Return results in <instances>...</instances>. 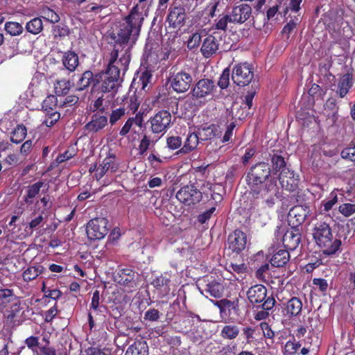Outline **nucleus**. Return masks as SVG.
I'll list each match as a JSON object with an SVG mask.
<instances>
[{"mask_svg":"<svg viewBox=\"0 0 355 355\" xmlns=\"http://www.w3.org/2000/svg\"><path fill=\"white\" fill-rule=\"evenodd\" d=\"M142 12L139 11V6H134L130 14L114 37V45L109 59L107 69L124 74L130 62V51L135 44L144 21Z\"/></svg>","mask_w":355,"mask_h":355,"instance_id":"f257e3e1","label":"nucleus"},{"mask_svg":"<svg viewBox=\"0 0 355 355\" xmlns=\"http://www.w3.org/2000/svg\"><path fill=\"white\" fill-rule=\"evenodd\" d=\"M250 187L253 199L249 208L251 215L263 210L266 206L274 205L275 197H277L279 190L275 180H270L261 184L251 185Z\"/></svg>","mask_w":355,"mask_h":355,"instance_id":"f03ea898","label":"nucleus"},{"mask_svg":"<svg viewBox=\"0 0 355 355\" xmlns=\"http://www.w3.org/2000/svg\"><path fill=\"white\" fill-rule=\"evenodd\" d=\"M312 235L317 245L327 255L336 254L340 248L341 241L334 237L329 225L325 222H318L312 230Z\"/></svg>","mask_w":355,"mask_h":355,"instance_id":"7ed1b4c3","label":"nucleus"},{"mask_svg":"<svg viewBox=\"0 0 355 355\" xmlns=\"http://www.w3.org/2000/svg\"><path fill=\"white\" fill-rule=\"evenodd\" d=\"M119 78L116 72L109 69L95 75V84L94 90H98L102 93H116L119 85Z\"/></svg>","mask_w":355,"mask_h":355,"instance_id":"20e7f679","label":"nucleus"},{"mask_svg":"<svg viewBox=\"0 0 355 355\" xmlns=\"http://www.w3.org/2000/svg\"><path fill=\"white\" fill-rule=\"evenodd\" d=\"M216 89L214 83L209 79H201L193 86L191 90L192 97L198 103L205 104L207 98L212 96Z\"/></svg>","mask_w":355,"mask_h":355,"instance_id":"39448f33","label":"nucleus"},{"mask_svg":"<svg viewBox=\"0 0 355 355\" xmlns=\"http://www.w3.org/2000/svg\"><path fill=\"white\" fill-rule=\"evenodd\" d=\"M253 67L248 62H241L236 64L232 73L233 82L239 86H245L250 84L253 79Z\"/></svg>","mask_w":355,"mask_h":355,"instance_id":"423d86ee","label":"nucleus"},{"mask_svg":"<svg viewBox=\"0 0 355 355\" xmlns=\"http://www.w3.org/2000/svg\"><path fill=\"white\" fill-rule=\"evenodd\" d=\"M108 220L105 218H95L90 220L86 226V233L90 240L103 239L108 232Z\"/></svg>","mask_w":355,"mask_h":355,"instance_id":"0eeeda50","label":"nucleus"},{"mask_svg":"<svg viewBox=\"0 0 355 355\" xmlns=\"http://www.w3.org/2000/svg\"><path fill=\"white\" fill-rule=\"evenodd\" d=\"M176 198L185 205H194L201 200L202 192L194 184H188L177 192Z\"/></svg>","mask_w":355,"mask_h":355,"instance_id":"6e6552de","label":"nucleus"},{"mask_svg":"<svg viewBox=\"0 0 355 355\" xmlns=\"http://www.w3.org/2000/svg\"><path fill=\"white\" fill-rule=\"evenodd\" d=\"M270 174V168L268 164L260 162L253 166L247 175L249 186L261 184Z\"/></svg>","mask_w":355,"mask_h":355,"instance_id":"1a4fd4ad","label":"nucleus"},{"mask_svg":"<svg viewBox=\"0 0 355 355\" xmlns=\"http://www.w3.org/2000/svg\"><path fill=\"white\" fill-rule=\"evenodd\" d=\"M150 123L153 133L164 134L171 123V114L166 110H161L150 118Z\"/></svg>","mask_w":355,"mask_h":355,"instance_id":"9d476101","label":"nucleus"},{"mask_svg":"<svg viewBox=\"0 0 355 355\" xmlns=\"http://www.w3.org/2000/svg\"><path fill=\"white\" fill-rule=\"evenodd\" d=\"M170 86L177 93H183L187 92L192 82L191 76L185 71H180L175 73L170 78Z\"/></svg>","mask_w":355,"mask_h":355,"instance_id":"9b49d317","label":"nucleus"},{"mask_svg":"<svg viewBox=\"0 0 355 355\" xmlns=\"http://www.w3.org/2000/svg\"><path fill=\"white\" fill-rule=\"evenodd\" d=\"M119 168V164L116 161V157L112 154H109L105 157L96 168V173L94 174L96 180H101L104 175L107 177L111 175Z\"/></svg>","mask_w":355,"mask_h":355,"instance_id":"f8f14e48","label":"nucleus"},{"mask_svg":"<svg viewBox=\"0 0 355 355\" xmlns=\"http://www.w3.org/2000/svg\"><path fill=\"white\" fill-rule=\"evenodd\" d=\"M186 16L184 7L182 6H171L168 9L166 21L170 27L180 28L185 23Z\"/></svg>","mask_w":355,"mask_h":355,"instance_id":"ddd939ff","label":"nucleus"},{"mask_svg":"<svg viewBox=\"0 0 355 355\" xmlns=\"http://www.w3.org/2000/svg\"><path fill=\"white\" fill-rule=\"evenodd\" d=\"M251 14L252 8L248 4L243 3L235 6L229 14L230 23L243 24L250 17Z\"/></svg>","mask_w":355,"mask_h":355,"instance_id":"4468645a","label":"nucleus"},{"mask_svg":"<svg viewBox=\"0 0 355 355\" xmlns=\"http://www.w3.org/2000/svg\"><path fill=\"white\" fill-rule=\"evenodd\" d=\"M279 180L282 188L288 191H295L298 187L299 179L288 168H284L280 172Z\"/></svg>","mask_w":355,"mask_h":355,"instance_id":"2eb2a0df","label":"nucleus"},{"mask_svg":"<svg viewBox=\"0 0 355 355\" xmlns=\"http://www.w3.org/2000/svg\"><path fill=\"white\" fill-rule=\"evenodd\" d=\"M300 240L301 234L299 230L291 227L284 232L282 243L286 250H294L299 245Z\"/></svg>","mask_w":355,"mask_h":355,"instance_id":"dca6fc26","label":"nucleus"},{"mask_svg":"<svg viewBox=\"0 0 355 355\" xmlns=\"http://www.w3.org/2000/svg\"><path fill=\"white\" fill-rule=\"evenodd\" d=\"M247 244V236L241 230H235L229 236V248L236 253L245 249Z\"/></svg>","mask_w":355,"mask_h":355,"instance_id":"f3484780","label":"nucleus"},{"mask_svg":"<svg viewBox=\"0 0 355 355\" xmlns=\"http://www.w3.org/2000/svg\"><path fill=\"white\" fill-rule=\"evenodd\" d=\"M136 274L130 268L119 270L114 275V281L118 284L133 288L137 286L135 280Z\"/></svg>","mask_w":355,"mask_h":355,"instance_id":"a211bd4d","label":"nucleus"},{"mask_svg":"<svg viewBox=\"0 0 355 355\" xmlns=\"http://www.w3.org/2000/svg\"><path fill=\"white\" fill-rule=\"evenodd\" d=\"M247 296L252 304H262L268 298L267 290L264 286L257 284L249 288Z\"/></svg>","mask_w":355,"mask_h":355,"instance_id":"6ab92c4d","label":"nucleus"},{"mask_svg":"<svg viewBox=\"0 0 355 355\" xmlns=\"http://www.w3.org/2000/svg\"><path fill=\"white\" fill-rule=\"evenodd\" d=\"M219 48L218 40L212 35H207L202 41L200 51L205 58L216 54Z\"/></svg>","mask_w":355,"mask_h":355,"instance_id":"aec40b11","label":"nucleus"},{"mask_svg":"<svg viewBox=\"0 0 355 355\" xmlns=\"http://www.w3.org/2000/svg\"><path fill=\"white\" fill-rule=\"evenodd\" d=\"M310 214V209L307 206L297 205L293 207L288 213V218L291 221L295 219L297 224H302Z\"/></svg>","mask_w":355,"mask_h":355,"instance_id":"412c9836","label":"nucleus"},{"mask_svg":"<svg viewBox=\"0 0 355 355\" xmlns=\"http://www.w3.org/2000/svg\"><path fill=\"white\" fill-rule=\"evenodd\" d=\"M148 346L143 338L137 339L131 344L125 353V355H148Z\"/></svg>","mask_w":355,"mask_h":355,"instance_id":"4be33fe9","label":"nucleus"},{"mask_svg":"<svg viewBox=\"0 0 355 355\" xmlns=\"http://www.w3.org/2000/svg\"><path fill=\"white\" fill-rule=\"evenodd\" d=\"M354 84L352 73H347L343 75L338 83L337 94L340 98H344Z\"/></svg>","mask_w":355,"mask_h":355,"instance_id":"5701e85b","label":"nucleus"},{"mask_svg":"<svg viewBox=\"0 0 355 355\" xmlns=\"http://www.w3.org/2000/svg\"><path fill=\"white\" fill-rule=\"evenodd\" d=\"M44 182L38 181L26 187V193L23 196V200L26 204H32L34 198L39 194Z\"/></svg>","mask_w":355,"mask_h":355,"instance_id":"b1692460","label":"nucleus"},{"mask_svg":"<svg viewBox=\"0 0 355 355\" xmlns=\"http://www.w3.org/2000/svg\"><path fill=\"white\" fill-rule=\"evenodd\" d=\"M199 289L201 293L207 297V294H209L211 297L219 298L223 295L224 287L223 285L219 282H211L206 285V288L204 290H201L200 288Z\"/></svg>","mask_w":355,"mask_h":355,"instance_id":"393cba45","label":"nucleus"},{"mask_svg":"<svg viewBox=\"0 0 355 355\" xmlns=\"http://www.w3.org/2000/svg\"><path fill=\"white\" fill-rule=\"evenodd\" d=\"M199 143L197 134L191 132L188 134L184 146L179 150L178 154H187L196 148Z\"/></svg>","mask_w":355,"mask_h":355,"instance_id":"a878e982","label":"nucleus"},{"mask_svg":"<svg viewBox=\"0 0 355 355\" xmlns=\"http://www.w3.org/2000/svg\"><path fill=\"white\" fill-rule=\"evenodd\" d=\"M289 259L288 251L279 249L272 254L270 258V263L275 267H282L289 261Z\"/></svg>","mask_w":355,"mask_h":355,"instance_id":"bb28decb","label":"nucleus"},{"mask_svg":"<svg viewBox=\"0 0 355 355\" xmlns=\"http://www.w3.org/2000/svg\"><path fill=\"white\" fill-rule=\"evenodd\" d=\"M220 309L221 314L226 315L235 313L238 309V302L227 300L218 301L215 304Z\"/></svg>","mask_w":355,"mask_h":355,"instance_id":"cd10ccee","label":"nucleus"},{"mask_svg":"<svg viewBox=\"0 0 355 355\" xmlns=\"http://www.w3.org/2000/svg\"><path fill=\"white\" fill-rule=\"evenodd\" d=\"M64 67L70 71H73L78 65V56L73 51L65 52L62 57Z\"/></svg>","mask_w":355,"mask_h":355,"instance_id":"c85d7f7f","label":"nucleus"},{"mask_svg":"<svg viewBox=\"0 0 355 355\" xmlns=\"http://www.w3.org/2000/svg\"><path fill=\"white\" fill-rule=\"evenodd\" d=\"M107 123V119L105 116L94 115L90 122L86 125V128L92 132H97L103 129Z\"/></svg>","mask_w":355,"mask_h":355,"instance_id":"c756f323","label":"nucleus"},{"mask_svg":"<svg viewBox=\"0 0 355 355\" xmlns=\"http://www.w3.org/2000/svg\"><path fill=\"white\" fill-rule=\"evenodd\" d=\"M302 303L297 297H292L286 304V315L289 316H296L302 311Z\"/></svg>","mask_w":355,"mask_h":355,"instance_id":"7c9ffc66","label":"nucleus"},{"mask_svg":"<svg viewBox=\"0 0 355 355\" xmlns=\"http://www.w3.org/2000/svg\"><path fill=\"white\" fill-rule=\"evenodd\" d=\"M142 117L141 116H139L138 114H137L134 117L129 118L120 130L119 135L122 137L125 136L132 130L134 125L138 127H141L142 125Z\"/></svg>","mask_w":355,"mask_h":355,"instance_id":"2f4dec72","label":"nucleus"},{"mask_svg":"<svg viewBox=\"0 0 355 355\" xmlns=\"http://www.w3.org/2000/svg\"><path fill=\"white\" fill-rule=\"evenodd\" d=\"M44 270V267L41 265L30 266L24 271L23 279L26 282H31L41 275Z\"/></svg>","mask_w":355,"mask_h":355,"instance_id":"473e14b6","label":"nucleus"},{"mask_svg":"<svg viewBox=\"0 0 355 355\" xmlns=\"http://www.w3.org/2000/svg\"><path fill=\"white\" fill-rule=\"evenodd\" d=\"M275 304V300L273 297H268L262 304V310L257 311L255 315V319L257 320H261L266 319L269 313L268 311L271 310Z\"/></svg>","mask_w":355,"mask_h":355,"instance_id":"72a5a7b5","label":"nucleus"},{"mask_svg":"<svg viewBox=\"0 0 355 355\" xmlns=\"http://www.w3.org/2000/svg\"><path fill=\"white\" fill-rule=\"evenodd\" d=\"M93 83V87L95 84V76L90 71H85L81 78L79 79L77 85L78 90H83L90 85Z\"/></svg>","mask_w":355,"mask_h":355,"instance_id":"f704fd0d","label":"nucleus"},{"mask_svg":"<svg viewBox=\"0 0 355 355\" xmlns=\"http://www.w3.org/2000/svg\"><path fill=\"white\" fill-rule=\"evenodd\" d=\"M239 334V328L235 324L225 325L220 332V335L223 338L229 340L236 338Z\"/></svg>","mask_w":355,"mask_h":355,"instance_id":"c9c22d12","label":"nucleus"},{"mask_svg":"<svg viewBox=\"0 0 355 355\" xmlns=\"http://www.w3.org/2000/svg\"><path fill=\"white\" fill-rule=\"evenodd\" d=\"M26 29L28 32L37 35L43 29L42 21L39 17H35L26 23Z\"/></svg>","mask_w":355,"mask_h":355,"instance_id":"e433bc0d","label":"nucleus"},{"mask_svg":"<svg viewBox=\"0 0 355 355\" xmlns=\"http://www.w3.org/2000/svg\"><path fill=\"white\" fill-rule=\"evenodd\" d=\"M27 130L23 125H19L12 132L10 139L12 142L19 144L26 137Z\"/></svg>","mask_w":355,"mask_h":355,"instance_id":"4c0bfd02","label":"nucleus"},{"mask_svg":"<svg viewBox=\"0 0 355 355\" xmlns=\"http://www.w3.org/2000/svg\"><path fill=\"white\" fill-rule=\"evenodd\" d=\"M5 31L12 36H17L23 33V26L16 21H8L5 24Z\"/></svg>","mask_w":355,"mask_h":355,"instance_id":"58836bf2","label":"nucleus"},{"mask_svg":"<svg viewBox=\"0 0 355 355\" xmlns=\"http://www.w3.org/2000/svg\"><path fill=\"white\" fill-rule=\"evenodd\" d=\"M70 88V82L65 79L57 80L55 83V92L58 96H63L67 94L69 92Z\"/></svg>","mask_w":355,"mask_h":355,"instance_id":"ea45409f","label":"nucleus"},{"mask_svg":"<svg viewBox=\"0 0 355 355\" xmlns=\"http://www.w3.org/2000/svg\"><path fill=\"white\" fill-rule=\"evenodd\" d=\"M170 280L168 277L164 276L157 277L152 282V284L157 289L161 290L164 294L168 293V283Z\"/></svg>","mask_w":355,"mask_h":355,"instance_id":"a19ab883","label":"nucleus"},{"mask_svg":"<svg viewBox=\"0 0 355 355\" xmlns=\"http://www.w3.org/2000/svg\"><path fill=\"white\" fill-rule=\"evenodd\" d=\"M338 202V196L336 191H333L329 194L327 199L322 202L323 209L322 211H329Z\"/></svg>","mask_w":355,"mask_h":355,"instance_id":"79ce46f5","label":"nucleus"},{"mask_svg":"<svg viewBox=\"0 0 355 355\" xmlns=\"http://www.w3.org/2000/svg\"><path fill=\"white\" fill-rule=\"evenodd\" d=\"M41 13L44 19L51 23L54 24L60 20L59 15L54 10L48 7L43 8Z\"/></svg>","mask_w":355,"mask_h":355,"instance_id":"37998d69","label":"nucleus"},{"mask_svg":"<svg viewBox=\"0 0 355 355\" xmlns=\"http://www.w3.org/2000/svg\"><path fill=\"white\" fill-rule=\"evenodd\" d=\"M343 159H347L355 162V141H352L349 145L341 152Z\"/></svg>","mask_w":355,"mask_h":355,"instance_id":"c03bdc74","label":"nucleus"},{"mask_svg":"<svg viewBox=\"0 0 355 355\" xmlns=\"http://www.w3.org/2000/svg\"><path fill=\"white\" fill-rule=\"evenodd\" d=\"M202 33H194L187 41V47L189 49H194L199 46L202 40Z\"/></svg>","mask_w":355,"mask_h":355,"instance_id":"a18cd8bd","label":"nucleus"},{"mask_svg":"<svg viewBox=\"0 0 355 355\" xmlns=\"http://www.w3.org/2000/svg\"><path fill=\"white\" fill-rule=\"evenodd\" d=\"M32 215L33 216H31V219L29 221L28 225L26 227V228L28 227L31 230H33L37 228L38 227L42 226V224L44 220V217L42 216V213L40 214L37 216H35V213L33 212L32 214Z\"/></svg>","mask_w":355,"mask_h":355,"instance_id":"49530a36","label":"nucleus"},{"mask_svg":"<svg viewBox=\"0 0 355 355\" xmlns=\"http://www.w3.org/2000/svg\"><path fill=\"white\" fill-rule=\"evenodd\" d=\"M272 167L275 171H282L284 168H286L285 167L286 162L284 161V157L280 155H274L272 157Z\"/></svg>","mask_w":355,"mask_h":355,"instance_id":"de8ad7c7","label":"nucleus"},{"mask_svg":"<svg viewBox=\"0 0 355 355\" xmlns=\"http://www.w3.org/2000/svg\"><path fill=\"white\" fill-rule=\"evenodd\" d=\"M352 36V30L351 26L347 23H342V31H339L338 39L347 40Z\"/></svg>","mask_w":355,"mask_h":355,"instance_id":"09e8293b","label":"nucleus"},{"mask_svg":"<svg viewBox=\"0 0 355 355\" xmlns=\"http://www.w3.org/2000/svg\"><path fill=\"white\" fill-rule=\"evenodd\" d=\"M301 345L295 340H288L284 347V353L288 355H293L296 353Z\"/></svg>","mask_w":355,"mask_h":355,"instance_id":"8fccbe9b","label":"nucleus"},{"mask_svg":"<svg viewBox=\"0 0 355 355\" xmlns=\"http://www.w3.org/2000/svg\"><path fill=\"white\" fill-rule=\"evenodd\" d=\"M161 315L162 314L160 313V312L158 310H157L154 308H151V309H148L145 312L144 319L145 320H148L150 322H156L159 319Z\"/></svg>","mask_w":355,"mask_h":355,"instance_id":"3c124183","label":"nucleus"},{"mask_svg":"<svg viewBox=\"0 0 355 355\" xmlns=\"http://www.w3.org/2000/svg\"><path fill=\"white\" fill-rule=\"evenodd\" d=\"M125 114V110L123 107L117 108L112 110L110 116V123L111 125L115 124L120 120Z\"/></svg>","mask_w":355,"mask_h":355,"instance_id":"603ef678","label":"nucleus"},{"mask_svg":"<svg viewBox=\"0 0 355 355\" xmlns=\"http://www.w3.org/2000/svg\"><path fill=\"white\" fill-rule=\"evenodd\" d=\"M230 71L228 68H226L223 70L220 79L218 80V85L221 89H225L228 87L230 83Z\"/></svg>","mask_w":355,"mask_h":355,"instance_id":"864d4df0","label":"nucleus"},{"mask_svg":"<svg viewBox=\"0 0 355 355\" xmlns=\"http://www.w3.org/2000/svg\"><path fill=\"white\" fill-rule=\"evenodd\" d=\"M228 23H230V17L229 14L219 17L215 24V28L217 30L225 31Z\"/></svg>","mask_w":355,"mask_h":355,"instance_id":"5fc2aeb1","label":"nucleus"},{"mask_svg":"<svg viewBox=\"0 0 355 355\" xmlns=\"http://www.w3.org/2000/svg\"><path fill=\"white\" fill-rule=\"evenodd\" d=\"M339 211L346 217L350 216L355 213V204L345 203L340 205Z\"/></svg>","mask_w":355,"mask_h":355,"instance_id":"6e6d98bb","label":"nucleus"},{"mask_svg":"<svg viewBox=\"0 0 355 355\" xmlns=\"http://www.w3.org/2000/svg\"><path fill=\"white\" fill-rule=\"evenodd\" d=\"M152 143L151 139L148 135H144L140 141L138 150L140 155H144L147 150L149 148L150 144Z\"/></svg>","mask_w":355,"mask_h":355,"instance_id":"4d7b16f0","label":"nucleus"},{"mask_svg":"<svg viewBox=\"0 0 355 355\" xmlns=\"http://www.w3.org/2000/svg\"><path fill=\"white\" fill-rule=\"evenodd\" d=\"M60 114L59 112H53L46 116L43 123L47 127H51L60 119Z\"/></svg>","mask_w":355,"mask_h":355,"instance_id":"13d9d810","label":"nucleus"},{"mask_svg":"<svg viewBox=\"0 0 355 355\" xmlns=\"http://www.w3.org/2000/svg\"><path fill=\"white\" fill-rule=\"evenodd\" d=\"M167 146L171 150H176L182 146V139L180 137L172 136L167 139Z\"/></svg>","mask_w":355,"mask_h":355,"instance_id":"bf43d9fd","label":"nucleus"},{"mask_svg":"<svg viewBox=\"0 0 355 355\" xmlns=\"http://www.w3.org/2000/svg\"><path fill=\"white\" fill-rule=\"evenodd\" d=\"M227 270L231 273H236L238 275L243 274L246 270V267L244 263H230L228 266Z\"/></svg>","mask_w":355,"mask_h":355,"instance_id":"052dcab7","label":"nucleus"},{"mask_svg":"<svg viewBox=\"0 0 355 355\" xmlns=\"http://www.w3.org/2000/svg\"><path fill=\"white\" fill-rule=\"evenodd\" d=\"M216 128L214 125L209 126L206 128H203L200 132L201 137H204V139H210L216 135L215 131Z\"/></svg>","mask_w":355,"mask_h":355,"instance_id":"680f3d73","label":"nucleus"},{"mask_svg":"<svg viewBox=\"0 0 355 355\" xmlns=\"http://www.w3.org/2000/svg\"><path fill=\"white\" fill-rule=\"evenodd\" d=\"M139 104L140 101L135 94L130 96L128 101V107L132 113H135V112L138 110Z\"/></svg>","mask_w":355,"mask_h":355,"instance_id":"e2e57ef3","label":"nucleus"},{"mask_svg":"<svg viewBox=\"0 0 355 355\" xmlns=\"http://www.w3.org/2000/svg\"><path fill=\"white\" fill-rule=\"evenodd\" d=\"M216 211V207H212L209 210L203 212L202 214H200L198 217V220L199 223L203 224L206 223L212 216L214 212Z\"/></svg>","mask_w":355,"mask_h":355,"instance_id":"0e129e2a","label":"nucleus"},{"mask_svg":"<svg viewBox=\"0 0 355 355\" xmlns=\"http://www.w3.org/2000/svg\"><path fill=\"white\" fill-rule=\"evenodd\" d=\"M58 313L57 306L55 305L46 311L44 313V320L46 322H49L56 316Z\"/></svg>","mask_w":355,"mask_h":355,"instance_id":"69168bd1","label":"nucleus"},{"mask_svg":"<svg viewBox=\"0 0 355 355\" xmlns=\"http://www.w3.org/2000/svg\"><path fill=\"white\" fill-rule=\"evenodd\" d=\"M254 329L250 327H247L243 329V334L244 335L246 339L247 343H251V342L254 339Z\"/></svg>","mask_w":355,"mask_h":355,"instance_id":"338daca9","label":"nucleus"},{"mask_svg":"<svg viewBox=\"0 0 355 355\" xmlns=\"http://www.w3.org/2000/svg\"><path fill=\"white\" fill-rule=\"evenodd\" d=\"M302 0H290L289 6L286 9V12L288 10L297 12L300 9V4Z\"/></svg>","mask_w":355,"mask_h":355,"instance_id":"774afa93","label":"nucleus"}]
</instances>
